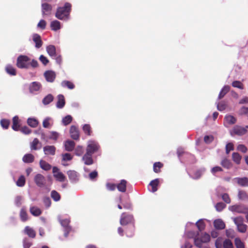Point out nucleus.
Returning <instances> with one entry per match:
<instances>
[{"mask_svg":"<svg viewBox=\"0 0 248 248\" xmlns=\"http://www.w3.org/2000/svg\"><path fill=\"white\" fill-rule=\"evenodd\" d=\"M53 100V97L51 94H48L46 95L42 101L44 105H48Z\"/></svg>","mask_w":248,"mask_h":248,"instance_id":"nucleus-43","label":"nucleus"},{"mask_svg":"<svg viewBox=\"0 0 248 248\" xmlns=\"http://www.w3.org/2000/svg\"><path fill=\"white\" fill-rule=\"evenodd\" d=\"M242 158V156L238 153H233L232 154V159L233 161L237 164H239Z\"/></svg>","mask_w":248,"mask_h":248,"instance_id":"nucleus-33","label":"nucleus"},{"mask_svg":"<svg viewBox=\"0 0 248 248\" xmlns=\"http://www.w3.org/2000/svg\"><path fill=\"white\" fill-rule=\"evenodd\" d=\"M232 86L234 87H236L240 89H242L243 84L239 81H234L232 83Z\"/></svg>","mask_w":248,"mask_h":248,"instance_id":"nucleus-62","label":"nucleus"},{"mask_svg":"<svg viewBox=\"0 0 248 248\" xmlns=\"http://www.w3.org/2000/svg\"><path fill=\"white\" fill-rule=\"evenodd\" d=\"M0 124L4 129H8L10 124V121L7 119H2L0 121Z\"/></svg>","mask_w":248,"mask_h":248,"instance_id":"nucleus-51","label":"nucleus"},{"mask_svg":"<svg viewBox=\"0 0 248 248\" xmlns=\"http://www.w3.org/2000/svg\"><path fill=\"white\" fill-rule=\"evenodd\" d=\"M24 232L27 234L29 237L34 238L36 236L35 231L30 226H26L24 230Z\"/></svg>","mask_w":248,"mask_h":248,"instance_id":"nucleus-13","label":"nucleus"},{"mask_svg":"<svg viewBox=\"0 0 248 248\" xmlns=\"http://www.w3.org/2000/svg\"><path fill=\"white\" fill-rule=\"evenodd\" d=\"M133 220V216L130 215L123 214L120 219V223L122 225H126L131 222Z\"/></svg>","mask_w":248,"mask_h":248,"instance_id":"nucleus-7","label":"nucleus"},{"mask_svg":"<svg viewBox=\"0 0 248 248\" xmlns=\"http://www.w3.org/2000/svg\"><path fill=\"white\" fill-rule=\"evenodd\" d=\"M200 238L204 243H205L209 242L210 240V236L208 233H204Z\"/></svg>","mask_w":248,"mask_h":248,"instance_id":"nucleus-56","label":"nucleus"},{"mask_svg":"<svg viewBox=\"0 0 248 248\" xmlns=\"http://www.w3.org/2000/svg\"><path fill=\"white\" fill-rule=\"evenodd\" d=\"M72 121V116L71 115H67L62 119V122L64 125H67L70 124Z\"/></svg>","mask_w":248,"mask_h":248,"instance_id":"nucleus-49","label":"nucleus"},{"mask_svg":"<svg viewBox=\"0 0 248 248\" xmlns=\"http://www.w3.org/2000/svg\"><path fill=\"white\" fill-rule=\"evenodd\" d=\"M28 124L32 127H36L38 124V121L34 118H29L27 120Z\"/></svg>","mask_w":248,"mask_h":248,"instance_id":"nucleus-38","label":"nucleus"},{"mask_svg":"<svg viewBox=\"0 0 248 248\" xmlns=\"http://www.w3.org/2000/svg\"><path fill=\"white\" fill-rule=\"evenodd\" d=\"M65 150L71 152L72 151L75 146V142L71 140H67L64 143Z\"/></svg>","mask_w":248,"mask_h":248,"instance_id":"nucleus-17","label":"nucleus"},{"mask_svg":"<svg viewBox=\"0 0 248 248\" xmlns=\"http://www.w3.org/2000/svg\"><path fill=\"white\" fill-rule=\"evenodd\" d=\"M238 198L240 200H244L248 199V196L247 193L243 190H240L238 192Z\"/></svg>","mask_w":248,"mask_h":248,"instance_id":"nucleus-48","label":"nucleus"},{"mask_svg":"<svg viewBox=\"0 0 248 248\" xmlns=\"http://www.w3.org/2000/svg\"><path fill=\"white\" fill-rule=\"evenodd\" d=\"M214 225L216 229L218 230L223 229L225 227L224 222L220 219L215 220L214 222Z\"/></svg>","mask_w":248,"mask_h":248,"instance_id":"nucleus-19","label":"nucleus"},{"mask_svg":"<svg viewBox=\"0 0 248 248\" xmlns=\"http://www.w3.org/2000/svg\"><path fill=\"white\" fill-rule=\"evenodd\" d=\"M59 137V134L56 131H50L48 139L56 141Z\"/></svg>","mask_w":248,"mask_h":248,"instance_id":"nucleus-42","label":"nucleus"},{"mask_svg":"<svg viewBox=\"0 0 248 248\" xmlns=\"http://www.w3.org/2000/svg\"><path fill=\"white\" fill-rule=\"evenodd\" d=\"M44 76L45 77L46 80L47 81L50 82H52L56 78V75L55 72L52 71H46L44 74Z\"/></svg>","mask_w":248,"mask_h":248,"instance_id":"nucleus-16","label":"nucleus"},{"mask_svg":"<svg viewBox=\"0 0 248 248\" xmlns=\"http://www.w3.org/2000/svg\"><path fill=\"white\" fill-rule=\"evenodd\" d=\"M70 134L71 137L75 140H78L79 139V133L78 128L75 126L72 125L70 129Z\"/></svg>","mask_w":248,"mask_h":248,"instance_id":"nucleus-6","label":"nucleus"},{"mask_svg":"<svg viewBox=\"0 0 248 248\" xmlns=\"http://www.w3.org/2000/svg\"><path fill=\"white\" fill-rule=\"evenodd\" d=\"M83 131L85 133V134H86L88 136H91L92 133V128L90 124H85L83 125Z\"/></svg>","mask_w":248,"mask_h":248,"instance_id":"nucleus-37","label":"nucleus"},{"mask_svg":"<svg viewBox=\"0 0 248 248\" xmlns=\"http://www.w3.org/2000/svg\"><path fill=\"white\" fill-rule=\"evenodd\" d=\"M34 181L36 185L39 187H42L46 183L45 177L41 174H36L34 178Z\"/></svg>","mask_w":248,"mask_h":248,"instance_id":"nucleus-5","label":"nucleus"},{"mask_svg":"<svg viewBox=\"0 0 248 248\" xmlns=\"http://www.w3.org/2000/svg\"><path fill=\"white\" fill-rule=\"evenodd\" d=\"M71 4L69 2H66L63 7H60L57 8L55 16L60 19H67L71 11Z\"/></svg>","mask_w":248,"mask_h":248,"instance_id":"nucleus-1","label":"nucleus"},{"mask_svg":"<svg viewBox=\"0 0 248 248\" xmlns=\"http://www.w3.org/2000/svg\"><path fill=\"white\" fill-rule=\"evenodd\" d=\"M229 90L230 87L229 86L226 85L224 86V87L222 88V89L221 90L219 93L218 99H221V98H222L229 91Z\"/></svg>","mask_w":248,"mask_h":248,"instance_id":"nucleus-27","label":"nucleus"},{"mask_svg":"<svg viewBox=\"0 0 248 248\" xmlns=\"http://www.w3.org/2000/svg\"><path fill=\"white\" fill-rule=\"evenodd\" d=\"M126 181L125 180H122L121 182L117 185L118 190L122 192H124L126 191Z\"/></svg>","mask_w":248,"mask_h":248,"instance_id":"nucleus-24","label":"nucleus"},{"mask_svg":"<svg viewBox=\"0 0 248 248\" xmlns=\"http://www.w3.org/2000/svg\"><path fill=\"white\" fill-rule=\"evenodd\" d=\"M51 118L49 117H47L45 118L43 122V126L44 128H50L53 124V123H50Z\"/></svg>","mask_w":248,"mask_h":248,"instance_id":"nucleus-41","label":"nucleus"},{"mask_svg":"<svg viewBox=\"0 0 248 248\" xmlns=\"http://www.w3.org/2000/svg\"><path fill=\"white\" fill-rule=\"evenodd\" d=\"M5 70L8 74L11 76H16V69L11 65H7L5 67Z\"/></svg>","mask_w":248,"mask_h":248,"instance_id":"nucleus-28","label":"nucleus"},{"mask_svg":"<svg viewBox=\"0 0 248 248\" xmlns=\"http://www.w3.org/2000/svg\"><path fill=\"white\" fill-rule=\"evenodd\" d=\"M100 149L98 143L95 141L90 140L88 142L86 151L89 154L92 155L97 152Z\"/></svg>","mask_w":248,"mask_h":248,"instance_id":"nucleus-3","label":"nucleus"},{"mask_svg":"<svg viewBox=\"0 0 248 248\" xmlns=\"http://www.w3.org/2000/svg\"><path fill=\"white\" fill-rule=\"evenodd\" d=\"M221 164L223 167L227 169L230 168L232 166L230 161L226 158L222 160Z\"/></svg>","mask_w":248,"mask_h":248,"instance_id":"nucleus-46","label":"nucleus"},{"mask_svg":"<svg viewBox=\"0 0 248 248\" xmlns=\"http://www.w3.org/2000/svg\"><path fill=\"white\" fill-rule=\"evenodd\" d=\"M50 27L52 30L56 31L61 28L60 22L58 20H54L51 22Z\"/></svg>","mask_w":248,"mask_h":248,"instance_id":"nucleus-29","label":"nucleus"},{"mask_svg":"<svg viewBox=\"0 0 248 248\" xmlns=\"http://www.w3.org/2000/svg\"><path fill=\"white\" fill-rule=\"evenodd\" d=\"M46 23L45 20H41L37 24V27L42 30H44L46 28Z\"/></svg>","mask_w":248,"mask_h":248,"instance_id":"nucleus-60","label":"nucleus"},{"mask_svg":"<svg viewBox=\"0 0 248 248\" xmlns=\"http://www.w3.org/2000/svg\"><path fill=\"white\" fill-rule=\"evenodd\" d=\"M84 152V149L81 146H78L75 150V155L77 156H81L82 155Z\"/></svg>","mask_w":248,"mask_h":248,"instance_id":"nucleus-45","label":"nucleus"},{"mask_svg":"<svg viewBox=\"0 0 248 248\" xmlns=\"http://www.w3.org/2000/svg\"><path fill=\"white\" fill-rule=\"evenodd\" d=\"M19 216L22 221L25 222L28 219V214L25 207H22L20 211Z\"/></svg>","mask_w":248,"mask_h":248,"instance_id":"nucleus-23","label":"nucleus"},{"mask_svg":"<svg viewBox=\"0 0 248 248\" xmlns=\"http://www.w3.org/2000/svg\"><path fill=\"white\" fill-rule=\"evenodd\" d=\"M40 168L45 170H49L51 168V166L46 161L41 160L39 162Z\"/></svg>","mask_w":248,"mask_h":248,"instance_id":"nucleus-25","label":"nucleus"},{"mask_svg":"<svg viewBox=\"0 0 248 248\" xmlns=\"http://www.w3.org/2000/svg\"><path fill=\"white\" fill-rule=\"evenodd\" d=\"M46 51L51 57L56 56V48L54 46L49 45L46 47Z\"/></svg>","mask_w":248,"mask_h":248,"instance_id":"nucleus-26","label":"nucleus"},{"mask_svg":"<svg viewBox=\"0 0 248 248\" xmlns=\"http://www.w3.org/2000/svg\"><path fill=\"white\" fill-rule=\"evenodd\" d=\"M65 104L64 96L62 94H59L58 96V101L56 104L57 107L59 108H62L64 106Z\"/></svg>","mask_w":248,"mask_h":248,"instance_id":"nucleus-18","label":"nucleus"},{"mask_svg":"<svg viewBox=\"0 0 248 248\" xmlns=\"http://www.w3.org/2000/svg\"><path fill=\"white\" fill-rule=\"evenodd\" d=\"M34 157L31 154H27L25 155L23 158L22 160L24 162L26 163H32L34 161Z\"/></svg>","mask_w":248,"mask_h":248,"instance_id":"nucleus-21","label":"nucleus"},{"mask_svg":"<svg viewBox=\"0 0 248 248\" xmlns=\"http://www.w3.org/2000/svg\"><path fill=\"white\" fill-rule=\"evenodd\" d=\"M235 245L237 248H244V245L239 238L235 239Z\"/></svg>","mask_w":248,"mask_h":248,"instance_id":"nucleus-54","label":"nucleus"},{"mask_svg":"<svg viewBox=\"0 0 248 248\" xmlns=\"http://www.w3.org/2000/svg\"><path fill=\"white\" fill-rule=\"evenodd\" d=\"M163 166V165L160 162H156L154 164V171L155 173L160 172V169Z\"/></svg>","mask_w":248,"mask_h":248,"instance_id":"nucleus-52","label":"nucleus"},{"mask_svg":"<svg viewBox=\"0 0 248 248\" xmlns=\"http://www.w3.org/2000/svg\"><path fill=\"white\" fill-rule=\"evenodd\" d=\"M62 160L70 161L72 159L73 156L69 153H65L62 155Z\"/></svg>","mask_w":248,"mask_h":248,"instance_id":"nucleus-59","label":"nucleus"},{"mask_svg":"<svg viewBox=\"0 0 248 248\" xmlns=\"http://www.w3.org/2000/svg\"><path fill=\"white\" fill-rule=\"evenodd\" d=\"M237 149L243 153H246L248 151L247 148L243 144L238 145Z\"/></svg>","mask_w":248,"mask_h":248,"instance_id":"nucleus-64","label":"nucleus"},{"mask_svg":"<svg viewBox=\"0 0 248 248\" xmlns=\"http://www.w3.org/2000/svg\"><path fill=\"white\" fill-rule=\"evenodd\" d=\"M30 212L33 216L35 217L39 216L42 213L41 210L36 206L31 207Z\"/></svg>","mask_w":248,"mask_h":248,"instance_id":"nucleus-20","label":"nucleus"},{"mask_svg":"<svg viewBox=\"0 0 248 248\" xmlns=\"http://www.w3.org/2000/svg\"><path fill=\"white\" fill-rule=\"evenodd\" d=\"M42 144L37 138L34 139L30 143V148L31 150H37L41 148Z\"/></svg>","mask_w":248,"mask_h":248,"instance_id":"nucleus-14","label":"nucleus"},{"mask_svg":"<svg viewBox=\"0 0 248 248\" xmlns=\"http://www.w3.org/2000/svg\"><path fill=\"white\" fill-rule=\"evenodd\" d=\"M224 248H233L232 243L229 239H226L223 242Z\"/></svg>","mask_w":248,"mask_h":248,"instance_id":"nucleus-53","label":"nucleus"},{"mask_svg":"<svg viewBox=\"0 0 248 248\" xmlns=\"http://www.w3.org/2000/svg\"><path fill=\"white\" fill-rule=\"evenodd\" d=\"M51 197L55 202H58L61 199L60 194L56 190H53L51 192Z\"/></svg>","mask_w":248,"mask_h":248,"instance_id":"nucleus-35","label":"nucleus"},{"mask_svg":"<svg viewBox=\"0 0 248 248\" xmlns=\"http://www.w3.org/2000/svg\"><path fill=\"white\" fill-rule=\"evenodd\" d=\"M21 132L25 134H29L31 133V130L27 126H24L22 127L20 129Z\"/></svg>","mask_w":248,"mask_h":248,"instance_id":"nucleus-63","label":"nucleus"},{"mask_svg":"<svg viewBox=\"0 0 248 248\" xmlns=\"http://www.w3.org/2000/svg\"><path fill=\"white\" fill-rule=\"evenodd\" d=\"M233 220L237 226L244 224V218L241 216L233 218Z\"/></svg>","mask_w":248,"mask_h":248,"instance_id":"nucleus-44","label":"nucleus"},{"mask_svg":"<svg viewBox=\"0 0 248 248\" xmlns=\"http://www.w3.org/2000/svg\"><path fill=\"white\" fill-rule=\"evenodd\" d=\"M54 177L59 182H64L65 179V176L61 172H58L56 174H54Z\"/></svg>","mask_w":248,"mask_h":248,"instance_id":"nucleus-36","label":"nucleus"},{"mask_svg":"<svg viewBox=\"0 0 248 248\" xmlns=\"http://www.w3.org/2000/svg\"><path fill=\"white\" fill-rule=\"evenodd\" d=\"M197 227H198L199 231H202L205 228V224L204 222L201 220H199L196 223Z\"/></svg>","mask_w":248,"mask_h":248,"instance_id":"nucleus-50","label":"nucleus"},{"mask_svg":"<svg viewBox=\"0 0 248 248\" xmlns=\"http://www.w3.org/2000/svg\"><path fill=\"white\" fill-rule=\"evenodd\" d=\"M229 209L232 212H235L238 213H245L247 209L244 206L239 205H234L229 207Z\"/></svg>","mask_w":248,"mask_h":248,"instance_id":"nucleus-8","label":"nucleus"},{"mask_svg":"<svg viewBox=\"0 0 248 248\" xmlns=\"http://www.w3.org/2000/svg\"><path fill=\"white\" fill-rule=\"evenodd\" d=\"M202 243H203V242H202V239L201 238H195L194 244L196 247L199 248H202Z\"/></svg>","mask_w":248,"mask_h":248,"instance_id":"nucleus-57","label":"nucleus"},{"mask_svg":"<svg viewBox=\"0 0 248 248\" xmlns=\"http://www.w3.org/2000/svg\"><path fill=\"white\" fill-rule=\"evenodd\" d=\"M45 154L46 155H54L56 152V148L53 145H47L43 148Z\"/></svg>","mask_w":248,"mask_h":248,"instance_id":"nucleus-12","label":"nucleus"},{"mask_svg":"<svg viewBox=\"0 0 248 248\" xmlns=\"http://www.w3.org/2000/svg\"><path fill=\"white\" fill-rule=\"evenodd\" d=\"M42 13L43 16H49L51 14L52 6L48 3H43L42 4Z\"/></svg>","mask_w":248,"mask_h":248,"instance_id":"nucleus-4","label":"nucleus"},{"mask_svg":"<svg viewBox=\"0 0 248 248\" xmlns=\"http://www.w3.org/2000/svg\"><path fill=\"white\" fill-rule=\"evenodd\" d=\"M227 106V102L225 101H222L217 104V109L219 111H223L226 108Z\"/></svg>","mask_w":248,"mask_h":248,"instance_id":"nucleus-39","label":"nucleus"},{"mask_svg":"<svg viewBox=\"0 0 248 248\" xmlns=\"http://www.w3.org/2000/svg\"><path fill=\"white\" fill-rule=\"evenodd\" d=\"M226 206V205L223 202H218L216 205V210L218 211H222Z\"/></svg>","mask_w":248,"mask_h":248,"instance_id":"nucleus-61","label":"nucleus"},{"mask_svg":"<svg viewBox=\"0 0 248 248\" xmlns=\"http://www.w3.org/2000/svg\"><path fill=\"white\" fill-rule=\"evenodd\" d=\"M25 184V178L23 175H21L16 182V185L18 186H23Z\"/></svg>","mask_w":248,"mask_h":248,"instance_id":"nucleus-47","label":"nucleus"},{"mask_svg":"<svg viewBox=\"0 0 248 248\" xmlns=\"http://www.w3.org/2000/svg\"><path fill=\"white\" fill-rule=\"evenodd\" d=\"M159 179L157 178V179H155L154 180H152L150 183L149 185L152 187V191L153 192H155L157 191V186L159 184Z\"/></svg>","mask_w":248,"mask_h":248,"instance_id":"nucleus-31","label":"nucleus"},{"mask_svg":"<svg viewBox=\"0 0 248 248\" xmlns=\"http://www.w3.org/2000/svg\"><path fill=\"white\" fill-rule=\"evenodd\" d=\"M30 58L26 55H19L16 60V66L20 69H29L30 67Z\"/></svg>","mask_w":248,"mask_h":248,"instance_id":"nucleus-2","label":"nucleus"},{"mask_svg":"<svg viewBox=\"0 0 248 248\" xmlns=\"http://www.w3.org/2000/svg\"><path fill=\"white\" fill-rule=\"evenodd\" d=\"M41 87L40 83L37 82H33L30 87V91L32 93L35 91H38Z\"/></svg>","mask_w":248,"mask_h":248,"instance_id":"nucleus-30","label":"nucleus"},{"mask_svg":"<svg viewBox=\"0 0 248 248\" xmlns=\"http://www.w3.org/2000/svg\"><path fill=\"white\" fill-rule=\"evenodd\" d=\"M82 159L84 164L87 165H91L93 163L92 155H91L87 152H86L85 154L83 156Z\"/></svg>","mask_w":248,"mask_h":248,"instance_id":"nucleus-11","label":"nucleus"},{"mask_svg":"<svg viewBox=\"0 0 248 248\" xmlns=\"http://www.w3.org/2000/svg\"><path fill=\"white\" fill-rule=\"evenodd\" d=\"M234 180L237 184L243 187L248 186V178L246 177H236L234 179Z\"/></svg>","mask_w":248,"mask_h":248,"instance_id":"nucleus-9","label":"nucleus"},{"mask_svg":"<svg viewBox=\"0 0 248 248\" xmlns=\"http://www.w3.org/2000/svg\"><path fill=\"white\" fill-rule=\"evenodd\" d=\"M67 174L69 179L71 181H76L77 179V172L74 170H69Z\"/></svg>","mask_w":248,"mask_h":248,"instance_id":"nucleus-32","label":"nucleus"},{"mask_svg":"<svg viewBox=\"0 0 248 248\" xmlns=\"http://www.w3.org/2000/svg\"><path fill=\"white\" fill-rule=\"evenodd\" d=\"M62 86L63 87H67L70 90L75 88V85L72 82L67 80L63 81L62 82Z\"/></svg>","mask_w":248,"mask_h":248,"instance_id":"nucleus-34","label":"nucleus"},{"mask_svg":"<svg viewBox=\"0 0 248 248\" xmlns=\"http://www.w3.org/2000/svg\"><path fill=\"white\" fill-rule=\"evenodd\" d=\"M225 120L230 124H234L236 122V119L233 116L227 115L225 117Z\"/></svg>","mask_w":248,"mask_h":248,"instance_id":"nucleus-40","label":"nucleus"},{"mask_svg":"<svg viewBox=\"0 0 248 248\" xmlns=\"http://www.w3.org/2000/svg\"><path fill=\"white\" fill-rule=\"evenodd\" d=\"M225 149L226 153L227 154H229L231 151H233L234 150L233 144L231 142L227 143L226 145Z\"/></svg>","mask_w":248,"mask_h":248,"instance_id":"nucleus-55","label":"nucleus"},{"mask_svg":"<svg viewBox=\"0 0 248 248\" xmlns=\"http://www.w3.org/2000/svg\"><path fill=\"white\" fill-rule=\"evenodd\" d=\"M232 132L235 135L238 136H242L246 133L247 130L246 128L236 125L233 127Z\"/></svg>","mask_w":248,"mask_h":248,"instance_id":"nucleus-10","label":"nucleus"},{"mask_svg":"<svg viewBox=\"0 0 248 248\" xmlns=\"http://www.w3.org/2000/svg\"><path fill=\"white\" fill-rule=\"evenodd\" d=\"M12 129L15 131H18L19 130L20 125L19 124L18 117L16 116L13 118Z\"/></svg>","mask_w":248,"mask_h":248,"instance_id":"nucleus-22","label":"nucleus"},{"mask_svg":"<svg viewBox=\"0 0 248 248\" xmlns=\"http://www.w3.org/2000/svg\"><path fill=\"white\" fill-rule=\"evenodd\" d=\"M238 231L242 233H244L246 232L247 228V225L245 224H241L237 226Z\"/></svg>","mask_w":248,"mask_h":248,"instance_id":"nucleus-58","label":"nucleus"},{"mask_svg":"<svg viewBox=\"0 0 248 248\" xmlns=\"http://www.w3.org/2000/svg\"><path fill=\"white\" fill-rule=\"evenodd\" d=\"M32 40L35 44V47L37 48L41 47L43 45V42L40 35L34 34L32 36Z\"/></svg>","mask_w":248,"mask_h":248,"instance_id":"nucleus-15","label":"nucleus"}]
</instances>
